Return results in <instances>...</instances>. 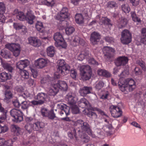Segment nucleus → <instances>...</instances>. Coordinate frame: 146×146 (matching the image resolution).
<instances>
[{"label":"nucleus","mask_w":146,"mask_h":146,"mask_svg":"<svg viewBox=\"0 0 146 146\" xmlns=\"http://www.w3.org/2000/svg\"><path fill=\"white\" fill-rule=\"evenodd\" d=\"M75 19L76 22L78 24H82L84 22V18L82 14H76Z\"/></svg>","instance_id":"32"},{"label":"nucleus","mask_w":146,"mask_h":146,"mask_svg":"<svg viewBox=\"0 0 146 146\" xmlns=\"http://www.w3.org/2000/svg\"><path fill=\"white\" fill-rule=\"evenodd\" d=\"M48 115L47 117L49 119H53L56 117L53 110L49 111Z\"/></svg>","instance_id":"47"},{"label":"nucleus","mask_w":146,"mask_h":146,"mask_svg":"<svg viewBox=\"0 0 146 146\" xmlns=\"http://www.w3.org/2000/svg\"><path fill=\"white\" fill-rule=\"evenodd\" d=\"M134 72L136 75H138L141 74L142 71L141 70L139 67H136L134 69Z\"/></svg>","instance_id":"61"},{"label":"nucleus","mask_w":146,"mask_h":146,"mask_svg":"<svg viewBox=\"0 0 146 146\" xmlns=\"http://www.w3.org/2000/svg\"><path fill=\"white\" fill-rule=\"evenodd\" d=\"M47 55L50 57H53L55 53L54 48L53 46H50L47 48L46 50Z\"/></svg>","instance_id":"33"},{"label":"nucleus","mask_w":146,"mask_h":146,"mask_svg":"<svg viewBox=\"0 0 146 146\" xmlns=\"http://www.w3.org/2000/svg\"><path fill=\"white\" fill-rule=\"evenodd\" d=\"M9 78V74L6 72H3L0 74V80L4 82L7 80Z\"/></svg>","instance_id":"37"},{"label":"nucleus","mask_w":146,"mask_h":146,"mask_svg":"<svg viewBox=\"0 0 146 146\" xmlns=\"http://www.w3.org/2000/svg\"><path fill=\"white\" fill-rule=\"evenodd\" d=\"M10 113L13 118L12 121L16 123L19 122L23 120V117L21 111L15 109L11 110Z\"/></svg>","instance_id":"8"},{"label":"nucleus","mask_w":146,"mask_h":146,"mask_svg":"<svg viewBox=\"0 0 146 146\" xmlns=\"http://www.w3.org/2000/svg\"><path fill=\"white\" fill-rule=\"evenodd\" d=\"M78 106L82 108H85L89 107L90 105L88 102L85 98H81L78 102Z\"/></svg>","instance_id":"26"},{"label":"nucleus","mask_w":146,"mask_h":146,"mask_svg":"<svg viewBox=\"0 0 146 146\" xmlns=\"http://www.w3.org/2000/svg\"><path fill=\"white\" fill-rule=\"evenodd\" d=\"M42 3L47 6L50 7L54 6L55 3L54 0H44Z\"/></svg>","instance_id":"36"},{"label":"nucleus","mask_w":146,"mask_h":146,"mask_svg":"<svg viewBox=\"0 0 146 146\" xmlns=\"http://www.w3.org/2000/svg\"><path fill=\"white\" fill-rule=\"evenodd\" d=\"M37 122L41 132V129H43L44 127L45 123L42 121H37Z\"/></svg>","instance_id":"55"},{"label":"nucleus","mask_w":146,"mask_h":146,"mask_svg":"<svg viewBox=\"0 0 146 146\" xmlns=\"http://www.w3.org/2000/svg\"><path fill=\"white\" fill-rule=\"evenodd\" d=\"M92 90V88L91 87L84 86L80 89L79 92L81 96H85L87 94L90 93Z\"/></svg>","instance_id":"23"},{"label":"nucleus","mask_w":146,"mask_h":146,"mask_svg":"<svg viewBox=\"0 0 146 146\" xmlns=\"http://www.w3.org/2000/svg\"><path fill=\"white\" fill-rule=\"evenodd\" d=\"M132 35L129 31L124 30L121 33L120 40L121 42L124 44H127L131 41Z\"/></svg>","instance_id":"7"},{"label":"nucleus","mask_w":146,"mask_h":146,"mask_svg":"<svg viewBox=\"0 0 146 146\" xmlns=\"http://www.w3.org/2000/svg\"><path fill=\"white\" fill-rule=\"evenodd\" d=\"M100 38V35L99 33L94 32H93L91 35L90 40L93 44L94 45L96 44L99 41Z\"/></svg>","instance_id":"22"},{"label":"nucleus","mask_w":146,"mask_h":146,"mask_svg":"<svg viewBox=\"0 0 146 146\" xmlns=\"http://www.w3.org/2000/svg\"><path fill=\"white\" fill-rule=\"evenodd\" d=\"M74 28L72 26L66 28L65 29V31L66 34L70 35L72 34L74 31Z\"/></svg>","instance_id":"44"},{"label":"nucleus","mask_w":146,"mask_h":146,"mask_svg":"<svg viewBox=\"0 0 146 146\" xmlns=\"http://www.w3.org/2000/svg\"><path fill=\"white\" fill-rule=\"evenodd\" d=\"M70 106L72 109V113L74 114H77L79 113V110L76 104L70 105Z\"/></svg>","instance_id":"39"},{"label":"nucleus","mask_w":146,"mask_h":146,"mask_svg":"<svg viewBox=\"0 0 146 146\" xmlns=\"http://www.w3.org/2000/svg\"><path fill=\"white\" fill-rule=\"evenodd\" d=\"M29 43L35 47H38L41 44L40 40L35 37H30L28 38Z\"/></svg>","instance_id":"17"},{"label":"nucleus","mask_w":146,"mask_h":146,"mask_svg":"<svg viewBox=\"0 0 146 146\" xmlns=\"http://www.w3.org/2000/svg\"><path fill=\"white\" fill-rule=\"evenodd\" d=\"M104 39L106 42L109 43H112L114 42V39L111 37L106 36L104 38Z\"/></svg>","instance_id":"54"},{"label":"nucleus","mask_w":146,"mask_h":146,"mask_svg":"<svg viewBox=\"0 0 146 146\" xmlns=\"http://www.w3.org/2000/svg\"><path fill=\"white\" fill-rule=\"evenodd\" d=\"M20 74L21 77L24 79H27L29 77V73L26 70H21Z\"/></svg>","instance_id":"41"},{"label":"nucleus","mask_w":146,"mask_h":146,"mask_svg":"<svg viewBox=\"0 0 146 146\" xmlns=\"http://www.w3.org/2000/svg\"><path fill=\"white\" fill-rule=\"evenodd\" d=\"M66 100L67 101L68 104L70 105L76 104L77 98L76 95L73 93H70L67 94L66 97Z\"/></svg>","instance_id":"13"},{"label":"nucleus","mask_w":146,"mask_h":146,"mask_svg":"<svg viewBox=\"0 0 146 146\" xmlns=\"http://www.w3.org/2000/svg\"><path fill=\"white\" fill-rule=\"evenodd\" d=\"M72 124L74 126L77 127L79 128H80L81 131L86 132L92 137H95V135L93 133L90 125L87 122L81 119H79L76 121H73Z\"/></svg>","instance_id":"2"},{"label":"nucleus","mask_w":146,"mask_h":146,"mask_svg":"<svg viewBox=\"0 0 146 146\" xmlns=\"http://www.w3.org/2000/svg\"><path fill=\"white\" fill-rule=\"evenodd\" d=\"M5 48L1 50V55L5 58H9V44H7L5 45Z\"/></svg>","instance_id":"25"},{"label":"nucleus","mask_w":146,"mask_h":146,"mask_svg":"<svg viewBox=\"0 0 146 146\" xmlns=\"http://www.w3.org/2000/svg\"><path fill=\"white\" fill-rule=\"evenodd\" d=\"M35 27L38 31L41 33L44 32V28L42 22L39 21H37Z\"/></svg>","instance_id":"30"},{"label":"nucleus","mask_w":146,"mask_h":146,"mask_svg":"<svg viewBox=\"0 0 146 146\" xmlns=\"http://www.w3.org/2000/svg\"><path fill=\"white\" fill-rule=\"evenodd\" d=\"M47 63V60L45 59L40 58L35 62V65L38 68H42L45 67Z\"/></svg>","instance_id":"19"},{"label":"nucleus","mask_w":146,"mask_h":146,"mask_svg":"<svg viewBox=\"0 0 146 146\" xmlns=\"http://www.w3.org/2000/svg\"><path fill=\"white\" fill-rule=\"evenodd\" d=\"M17 18L21 21H24L26 20L29 24H32L33 20L35 18V17L33 15L31 11H28L26 16L23 12L19 11L17 15Z\"/></svg>","instance_id":"5"},{"label":"nucleus","mask_w":146,"mask_h":146,"mask_svg":"<svg viewBox=\"0 0 146 146\" xmlns=\"http://www.w3.org/2000/svg\"><path fill=\"white\" fill-rule=\"evenodd\" d=\"M69 14L68 13V10L66 7H63L61 11L58 13L56 16V19L60 22H61V27L63 28H65L68 26V22L64 20L68 18Z\"/></svg>","instance_id":"4"},{"label":"nucleus","mask_w":146,"mask_h":146,"mask_svg":"<svg viewBox=\"0 0 146 146\" xmlns=\"http://www.w3.org/2000/svg\"><path fill=\"white\" fill-rule=\"evenodd\" d=\"M121 8L122 10L125 13H128L130 11V9L128 5L126 4L121 6Z\"/></svg>","instance_id":"43"},{"label":"nucleus","mask_w":146,"mask_h":146,"mask_svg":"<svg viewBox=\"0 0 146 146\" xmlns=\"http://www.w3.org/2000/svg\"><path fill=\"white\" fill-rule=\"evenodd\" d=\"M111 115L113 117L117 118L120 117L122 115V111L119 107L112 106L110 109Z\"/></svg>","instance_id":"10"},{"label":"nucleus","mask_w":146,"mask_h":146,"mask_svg":"<svg viewBox=\"0 0 146 146\" xmlns=\"http://www.w3.org/2000/svg\"><path fill=\"white\" fill-rule=\"evenodd\" d=\"M5 9L4 4L2 2H0V14L4 13Z\"/></svg>","instance_id":"51"},{"label":"nucleus","mask_w":146,"mask_h":146,"mask_svg":"<svg viewBox=\"0 0 146 146\" xmlns=\"http://www.w3.org/2000/svg\"><path fill=\"white\" fill-rule=\"evenodd\" d=\"M118 85L120 90L122 92L127 91V90L129 92L132 91L136 87L135 81L131 78H127L124 81L120 78L118 82Z\"/></svg>","instance_id":"1"},{"label":"nucleus","mask_w":146,"mask_h":146,"mask_svg":"<svg viewBox=\"0 0 146 146\" xmlns=\"http://www.w3.org/2000/svg\"><path fill=\"white\" fill-rule=\"evenodd\" d=\"M35 99L38 100L39 102H41V104H43L44 101H48L50 98L46 94L44 93H38L35 97Z\"/></svg>","instance_id":"15"},{"label":"nucleus","mask_w":146,"mask_h":146,"mask_svg":"<svg viewBox=\"0 0 146 146\" xmlns=\"http://www.w3.org/2000/svg\"><path fill=\"white\" fill-rule=\"evenodd\" d=\"M54 85H56V87L58 89L62 91H66L68 89L67 85L65 82L61 80H58Z\"/></svg>","instance_id":"21"},{"label":"nucleus","mask_w":146,"mask_h":146,"mask_svg":"<svg viewBox=\"0 0 146 146\" xmlns=\"http://www.w3.org/2000/svg\"><path fill=\"white\" fill-rule=\"evenodd\" d=\"M30 106H33L36 105H41V102H39L38 101L34 100L30 102Z\"/></svg>","instance_id":"56"},{"label":"nucleus","mask_w":146,"mask_h":146,"mask_svg":"<svg viewBox=\"0 0 146 146\" xmlns=\"http://www.w3.org/2000/svg\"><path fill=\"white\" fill-rule=\"evenodd\" d=\"M82 52L84 54V57L87 60L89 59V58L90 57V55L89 54V52L88 50H85L82 51Z\"/></svg>","instance_id":"64"},{"label":"nucleus","mask_w":146,"mask_h":146,"mask_svg":"<svg viewBox=\"0 0 146 146\" xmlns=\"http://www.w3.org/2000/svg\"><path fill=\"white\" fill-rule=\"evenodd\" d=\"M110 22V20L106 17L103 18V19L102 20V23L106 25H111Z\"/></svg>","instance_id":"53"},{"label":"nucleus","mask_w":146,"mask_h":146,"mask_svg":"<svg viewBox=\"0 0 146 146\" xmlns=\"http://www.w3.org/2000/svg\"><path fill=\"white\" fill-rule=\"evenodd\" d=\"M103 51L104 58L108 59L113 56V54L115 51L113 48L108 46H104L103 48Z\"/></svg>","instance_id":"11"},{"label":"nucleus","mask_w":146,"mask_h":146,"mask_svg":"<svg viewBox=\"0 0 146 146\" xmlns=\"http://www.w3.org/2000/svg\"><path fill=\"white\" fill-rule=\"evenodd\" d=\"M81 141L85 143L88 142L90 140L89 137L86 134L81 135Z\"/></svg>","instance_id":"45"},{"label":"nucleus","mask_w":146,"mask_h":146,"mask_svg":"<svg viewBox=\"0 0 146 146\" xmlns=\"http://www.w3.org/2000/svg\"><path fill=\"white\" fill-rule=\"evenodd\" d=\"M58 68L57 69V73L55 74V76H57L56 78H59L61 75H64L68 73L70 69V66L66 64V62L63 60H60L57 62Z\"/></svg>","instance_id":"3"},{"label":"nucleus","mask_w":146,"mask_h":146,"mask_svg":"<svg viewBox=\"0 0 146 146\" xmlns=\"http://www.w3.org/2000/svg\"><path fill=\"white\" fill-rule=\"evenodd\" d=\"M128 22L127 19L122 17L119 19L118 22V26L119 29L124 27Z\"/></svg>","instance_id":"27"},{"label":"nucleus","mask_w":146,"mask_h":146,"mask_svg":"<svg viewBox=\"0 0 146 146\" xmlns=\"http://www.w3.org/2000/svg\"><path fill=\"white\" fill-rule=\"evenodd\" d=\"M127 57L125 56H120L117 58L115 60V64L117 66L125 65L128 62Z\"/></svg>","instance_id":"16"},{"label":"nucleus","mask_w":146,"mask_h":146,"mask_svg":"<svg viewBox=\"0 0 146 146\" xmlns=\"http://www.w3.org/2000/svg\"><path fill=\"white\" fill-rule=\"evenodd\" d=\"M29 64V62L27 60H21L18 62L17 64V67L20 71L27 67Z\"/></svg>","instance_id":"20"},{"label":"nucleus","mask_w":146,"mask_h":146,"mask_svg":"<svg viewBox=\"0 0 146 146\" xmlns=\"http://www.w3.org/2000/svg\"><path fill=\"white\" fill-rule=\"evenodd\" d=\"M4 87L5 97L3 101L4 102L8 103L9 102V86H8L5 85Z\"/></svg>","instance_id":"29"},{"label":"nucleus","mask_w":146,"mask_h":146,"mask_svg":"<svg viewBox=\"0 0 146 146\" xmlns=\"http://www.w3.org/2000/svg\"><path fill=\"white\" fill-rule=\"evenodd\" d=\"M80 75L82 79L87 80H89L92 74V69L89 65H84L80 68Z\"/></svg>","instance_id":"6"},{"label":"nucleus","mask_w":146,"mask_h":146,"mask_svg":"<svg viewBox=\"0 0 146 146\" xmlns=\"http://www.w3.org/2000/svg\"><path fill=\"white\" fill-rule=\"evenodd\" d=\"M11 131L13 132L14 134L18 135L20 134L21 129L18 126L13 125L11 127Z\"/></svg>","instance_id":"31"},{"label":"nucleus","mask_w":146,"mask_h":146,"mask_svg":"<svg viewBox=\"0 0 146 146\" xmlns=\"http://www.w3.org/2000/svg\"><path fill=\"white\" fill-rule=\"evenodd\" d=\"M54 39L56 41L55 45L56 46H60L64 48H66V44L64 41L62 36L60 33H55L54 36Z\"/></svg>","instance_id":"9"},{"label":"nucleus","mask_w":146,"mask_h":146,"mask_svg":"<svg viewBox=\"0 0 146 146\" xmlns=\"http://www.w3.org/2000/svg\"><path fill=\"white\" fill-rule=\"evenodd\" d=\"M88 116L92 119H95L97 117V115L96 113L92 111H89L87 113Z\"/></svg>","instance_id":"49"},{"label":"nucleus","mask_w":146,"mask_h":146,"mask_svg":"<svg viewBox=\"0 0 146 146\" xmlns=\"http://www.w3.org/2000/svg\"><path fill=\"white\" fill-rule=\"evenodd\" d=\"M12 102L13 105L15 108H19L20 106L19 103L16 98L14 100L12 101Z\"/></svg>","instance_id":"58"},{"label":"nucleus","mask_w":146,"mask_h":146,"mask_svg":"<svg viewBox=\"0 0 146 146\" xmlns=\"http://www.w3.org/2000/svg\"><path fill=\"white\" fill-rule=\"evenodd\" d=\"M49 79L47 78L44 77L41 80V83L42 84H49L50 82L49 81Z\"/></svg>","instance_id":"63"},{"label":"nucleus","mask_w":146,"mask_h":146,"mask_svg":"<svg viewBox=\"0 0 146 146\" xmlns=\"http://www.w3.org/2000/svg\"><path fill=\"white\" fill-rule=\"evenodd\" d=\"M8 127L5 125L3 126H1V125H0V133L2 132L4 133L6 131L8 130Z\"/></svg>","instance_id":"62"},{"label":"nucleus","mask_w":146,"mask_h":146,"mask_svg":"<svg viewBox=\"0 0 146 146\" xmlns=\"http://www.w3.org/2000/svg\"><path fill=\"white\" fill-rule=\"evenodd\" d=\"M33 124L31 123H27L25 125V128L29 133L31 132L33 129Z\"/></svg>","instance_id":"42"},{"label":"nucleus","mask_w":146,"mask_h":146,"mask_svg":"<svg viewBox=\"0 0 146 146\" xmlns=\"http://www.w3.org/2000/svg\"><path fill=\"white\" fill-rule=\"evenodd\" d=\"M51 88L49 89L48 93V95L51 96H54L58 92V89L56 87V85L54 84H51Z\"/></svg>","instance_id":"24"},{"label":"nucleus","mask_w":146,"mask_h":146,"mask_svg":"<svg viewBox=\"0 0 146 146\" xmlns=\"http://www.w3.org/2000/svg\"><path fill=\"white\" fill-rule=\"evenodd\" d=\"M97 73L99 76L106 78L109 77L111 76V74L108 72L104 69L98 70L97 71Z\"/></svg>","instance_id":"28"},{"label":"nucleus","mask_w":146,"mask_h":146,"mask_svg":"<svg viewBox=\"0 0 146 146\" xmlns=\"http://www.w3.org/2000/svg\"><path fill=\"white\" fill-rule=\"evenodd\" d=\"M131 17L133 21L139 23L141 22L140 19L138 15L136 14L134 11H131Z\"/></svg>","instance_id":"35"},{"label":"nucleus","mask_w":146,"mask_h":146,"mask_svg":"<svg viewBox=\"0 0 146 146\" xmlns=\"http://www.w3.org/2000/svg\"><path fill=\"white\" fill-rule=\"evenodd\" d=\"M33 129L34 130L40 132L37 121L33 124Z\"/></svg>","instance_id":"57"},{"label":"nucleus","mask_w":146,"mask_h":146,"mask_svg":"<svg viewBox=\"0 0 146 146\" xmlns=\"http://www.w3.org/2000/svg\"><path fill=\"white\" fill-rule=\"evenodd\" d=\"M21 106L22 109H27L30 106V102L29 101L23 102L21 103Z\"/></svg>","instance_id":"40"},{"label":"nucleus","mask_w":146,"mask_h":146,"mask_svg":"<svg viewBox=\"0 0 146 146\" xmlns=\"http://www.w3.org/2000/svg\"><path fill=\"white\" fill-rule=\"evenodd\" d=\"M77 131L80 133V132L81 131L80 130H76L75 129H74L71 132H68V137L70 139H72L74 137L76 139L77 137L76 136V132Z\"/></svg>","instance_id":"34"},{"label":"nucleus","mask_w":146,"mask_h":146,"mask_svg":"<svg viewBox=\"0 0 146 146\" xmlns=\"http://www.w3.org/2000/svg\"><path fill=\"white\" fill-rule=\"evenodd\" d=\"M138 64L141 67L142 69L145 71H146V66L145 63L143 61H140L138 62Z\"/></svg>","instance_id":"60"},{"label":"nucleus","mask_w":146,"mask_h":146,"mask_svg":"<svg viewBox=\"0 0 146 146\" xmlns=\"http://www.w3.org/2000/svg\"><path fill=\"white\" fill-rule=\"evenodd\" d=\"M88 63L91 64H95L98 65V62L93 58H89L87 60Z\"/></svg>","instance_id":"52"},{"label":"nucleus","mask_w":146,"mask_h":146,"mask_svg":"<svg viewBox=\"0 0 146 146\" xmlns=\"http://www.w3.org/2000/svg\"><path fill=\"white\" fill-rule=\"evenodd\" d=\"M0 111L1 112H3L4 113V116L0 117V123L3 122L5 120L6 118V114L7 112V111L5 110L4 108L1 106V104L0 103Z\"/></svg>","instance_id":"38"},{"label":"nucleus","mask_w":146,"mask_h":146,"mask_svg":"<svg viewBox=\"0 0 146 146\" xmlns=\"http://www.w3.org/2000/svg\"><path fill=\"white\" fill-rule=\"evenodd\" d=\"M104 83L102 81H100L96 83L95 88L96 89L100 90L104 87Z\"/></svg>","instance_id":"48"},{"label":"nucleus","mask_w":146,"mask_h":146,"mask_svg":"<svg viewBox=\"0 0 146 146\" xmlns=\"http://www.w3.org/2000/svg\"><path fill=\"white\" fill-rule=\"evenodd\" d=\"M70 76L72 78L75 79L76 78L77 73L76 70L74 69L72 70L70 74Z\"/></svg>","instance_id":"59"},{"label":"nucleus","mask_w":146,"mask_h":146,"mask_svg":"<svg viewBox=\"0 0 146 146\" xmlns=\"http://www.w3.org/2000/svg\"><path fill=\"white\" fill-rule=\"evenodd\" d=\"M10 50L13 52L15 56H18L19 54L20 51L19 45L18 44H10Z\"/></svg>","instance_id":"14"},{"label":"nucleus","mask_w":146,"mask_h":146,"mask_svg":"<svg viewBox=\"0 0 146 146\" xmlns=\"http://www.w3.org/2000/svg\"><path fill=\"white\" fill-rule=\"evenodd\" d=\"M49 111V110L45 108L42 109L41 110L42 115L43 117H47Z\"/></svg>","instance_id":"46"},{"label":"nucleus","mask_w":146,"mask_h":146,"mask_svg":"<svg viewBox=\"0 0 146 146\" xmlns=\"http://www.w3.org/2000/svg\"><path fill=\"white\" fill-rule=\"evenodd\" d=\"M117 6V4L115 2L111 1L108 2L107 5L108 7L113 8Z\"/></svg>","instance_id":"50"},{"label":"nucleus","mask_w":146,"mask_h":146,"mask_svg":"<svg viewBox=\"0 0 146 146\" xmlns=\"http://www.w3.org/2000/svg\"><path fill=\"white\" fill-rule=\"evenodd\" d=\"M59 108L61 111H60V114L62 115L65 113L66 116H67L70 114V107L67 106L65 104H61L59 105Z\"/></svg>","instance_id":"18"},{"label":"nucleus","mask_w":146,"mask_h":146,"mask_svg":"<svg viewBox=\"0 0 146 146\" xmlns=\"http://www.w3.org/2000/svg\"><path fill=\"white\" fill-rule=\"evenodd\" d=\"M85 43V42L83 39L77 36L73 37L70 41L71 44L74 46L78 45L83 46Z\"/></svg>","instance_id":"12"}]
</instances>
